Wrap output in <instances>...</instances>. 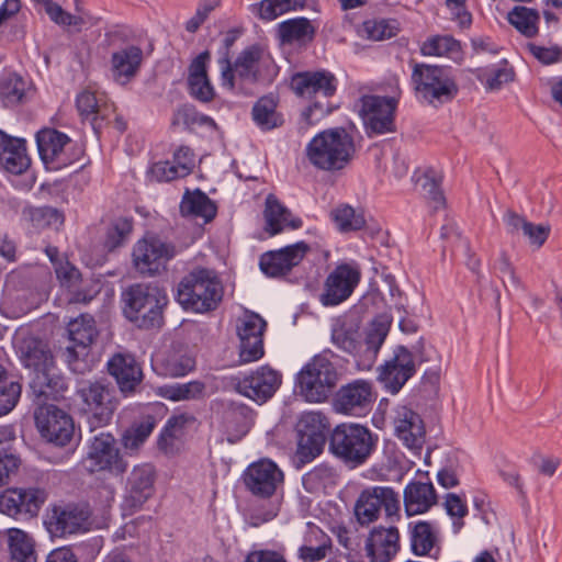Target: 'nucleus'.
Listing matches in <instances>:
<instances>
[{"label": "nucleus", "instance_id": "obj_50", "mask_svg": "<svg viewBox=\"0 0 562 562\" xmlns=\"http://www.w3.org/2000/svg\"><path fill=\"white\" fill-rule=\"evenodd\" d=\"M21 391V384L11 380L5 369L0 367V416L8 414L15 407Z\"/></svg>", "mask_w": 562, "mask_h": 562}, {"label": "nucleus", "instance_id": "obj_16", "mask_svg": "<svg viewBox=\"0 0 562 562\" xmlns=\"http://www.w3.org/2000/svg\"><path fill=\"white\" fill-rule=\"evenodd\" d=\"M212 409L218 427L226 434L229 442H236L244 437L254 423L252 411L243 403L216 400Z\"/></svg>", "mask_w": 562, "mask_h": 562}, {"label": "nucleus", "instance_id": "obj_58", "mask_svg": "<svg viewBox=\"0 0 562 562\" xmlns=\"http://www.w3.org/2000/svg\"><path fill=\"white\" fill-rule=\"evenodd\" d=\"M318 544L307 543L299 549V558L304 562H318L324 560L331 550L330 539L324 533Z\"/></svg>", "mask_w": 562, "mask_h": 562}, {"label": "nucleus", "instance_id": "obj_59", "mask_svg": "<svg viewBox=\"0 0 562 562\" xmlns=\"http://www.w3.org/2000/svg\"><path fill=\"white\" fill-rule=\"evenodd\" d=\"M77 109L81 116L92 120L93 127L95 128V121L102 112L95 94L90 91H82L77 97Z\"/></svg>", "mask_w": 562, "mask_h": 562}, {"label": "nucleus", "instance_id": "obj_51", "mask_svg": "<svg viewBox=\"0 0 562 562\" xmlns=\"http://www.w3.org/2000/svg\"><path fill=\"white\" fill-rule=\"evenodd\" d=\"M164 373L170 376H182L195 368V359L184 350L171 351L161 362Z\"/></svg>", "mask_w": 562, "mask_h": 562}, {"label": "nucleus", "instance_id": "obj_14", "mask_svg": "<svg viewBox=\"0 0 562 562\" xmlns=\"http://www.w3.org/2000/svg\"><path fill=\"white\" fill-rule=\"evenodd\" d=\"M177 254L172 244L165 243L156 236H145L133 247V265L137 272L154 277L166 269V265Z\"/></svg>", "mask_w": 562, "mask_h": 562}, {"label": "nucleus", "instance_id": "obj_55", "mask_svg": "<svg viewBox=\"0 0 562 562\" xmlns=\"http://www.w3.org/2000/svg\"><path fill=\"white\" fill-rule=\"evenodd\" d=\"M327 418L319 412L304 413L297 423V435L326 437Z\"/></svg>", "mask_w": 562, "mask_h": 562}, {"label": "nucleus", "instance_id": "obj_2", "mask_svg": "<svg viewBox=\"0 0 562 562\" xmlns=\"http://www.w3.org/2000/svg\"><path fill=\"white\" fill-rule=\"evenodd\" d=\"M224 286L213 269L198 267L181 278L176 290V301L192 313H209L223 300Z\"/></svg>", "mask_w": 562, "mask_h": 562}, {"label": "nucleus", "instance_id": "obj_13", "mask_svg": "<svg viewBox=\"0 0 562 562\" xmlns=\"http://www.w3.org/2000/svg\"><path fill=\"white\" fill-rule=\"evenodd\" d=\"M34 413L35 424L41 436L50 443L65 447L75 436L72 417L64 409L44 402H38Z\"/></svg>", "mask_w": 562, "mask_h": 562}, {"label": "nucleus", "instance_id": "obj_25", "mask_svg": "<svg viewBox=\"0 0 562 562\" xmlns=\"http://www.w3.org/2000/svg\"><path fill=\"white\" fill-rule=\"evenodd\" d=\"M375 397L372 384L356 380L341 386L334 398V408L338 413L361 416L370 411Z\"/></svg>", "mask_w": 562, "mask_h": 562}, {"label": "nucleus", "instance_id": "obj_6", "mask_svg": "<svg viewBox=\"0 0 562 562\" xmlns=\"http://www.w3.org/2000/svg\"><path fill=\"white\" fill-rule=\"evenodd\" d=\"M356 146L352 136L341 127L318 133L306 147L310 162L325 171L344 169L353 158Z\"/></svg>", "mask_w": 562, "mask_h": 562}, {"label": "nucleus", "instance_id": "obj_10", "mask_svg": "<svg viewBox=\"0 0 562 562\" xmlns=\"http://www.w3.org/2000/svg\"><path fill=\"white\" fill-rule=\"evenodd\" d=\"M412 80L418 97L435 106L451 101L458 93V86L446 67L415 64Z\"/></svg>", "mask_w": 562, "mask_h": 562}, {"label": "nucleus", "instance_id": "obj_28", "mask_svg": "<svg viewBox=\"0 0 562 562\" xmlns=\"http://www.w3.org/2000/svg\"><path fill=\"white\" fill-rule=\"evenodd\" d=\"M310 250L308 244L299 241L279 250L268 251L260 257V269L268 277L284 276L297 266Z\"/></svg>", "mask_w": 562, "mask_h": 562}, {"label": "nucleus", "instance_id": "obj_43", "mask_svg": "<svg viewBox=\"0 0 562 562\" xmlns=\"http://www.w3.org/2000/svg\"><path fill=\"white\" fill-rule=\"evenodd\" d=\"M420 52L424 56L448 57L453 60L461 58L460 43L450 35H436L427 38Z\"/></svg>", "mask_w": 562, "mask_h": 562}, {"label": "nucleus", "instance_id": "obj_41", "mask_svg": "<svg viewBox=\"0 0 562 562\" xmlns=\"http://www.w3.org/2000/svg\"><path fill=\"white\" fill-rule=\"evenodd\" d=\"M11 562H36L34 539L25 531L11 528L7 531Z\"/></svg>", "mask_w": 562, "mask_h": 562}, {"label": "nucleus", "instance_id": "obj_20", "mask_svg": "<svg viewBox=\"0 0 562 562\" xmlns=\"http://www.w3.org/2000/svg\"><path fill=\"white\" fill-rule=\"evenodd\" d=\"M237 335L239 338V357L244 363L257 361L262 358L263 333L266 321L257 313L246 312L237 322Z\"/></svg>", "mask_w": 562, "mask_h": 562}, {"label": "nucleus", "instance_id": "obj_3", "mask_svg": "<svg viewBox=\"0 0 562 562\" xmlns=\"http://www.w3.org/2000/svg\"><path fill=\"white\" fill-rule=\"evenodd\" d=\"M221 69V85L234 91L236 79L246 83L270 81L277 74L276 65L268 52L262 47L252 45L239 53L234 63L227 53L218 58Z\"/></svg>", "mask_w": 562, "mask_h": 562}, {"label": "nucleus", "instance_id": "obj_36", "mask_svg": "<svg viewBox=\"0 0 562 562\" xmlns=\"http://www.w3.org/2000/svg\"><path fill=\"white\" fill-rule=\"evenodd\" d=\"M263 215L266 220V231L269 232L270 235H277L284 228L297 229L302 227L303 224L301 218L294 217L290 210L281 204L273 194H269L266 199Z\"/></svg>", "mask_w": 562, "mask_h": 562}, {"label": "nucleus", "instance_id": "obj_63", "mask_svg": "<svg viewBox=\"0 0 562 562\" xmlns=\"http://www.w3.org/2000/svg\"><path fill=\"white\" fill-rule=\"evenodd\" d=\"M528 50L543 65H551L562 60V47L558 45L546 47L528 44Z\"/></svg>", "mask_w": 562, "mask_h": 562}, {"label": "nucleus", "instance_id": "obj_32", "mask_svg": "<svg viewBox=\"0 0 562 562\" xmlns=\"http://www.w3.org/2000/svg\"><path fill=\"white\" fill-rule=\"evenodd\" d=\"M143 63V50L135 45L112 53L111 74L115 82L126 85L136 77Z\"/></svg>", "mask_w": 562, "mask_h": 562}, {"label": "nucleus", "instance_id": "obj_42", "mask_svg": "<svg viewBox=\"0 0 562 562\" xmlns=\"http://www.w3.org/2000/svg\"><path fill=\"white\" fill-rule=\"evenodd\" d=\"M251 115L262 131H270L283 124V117L277 112V102L272 97L260 98L254 104Z\"/></svg>", "mask_w": 562, "mask_h": 562}, {"label": "nucleus", "instance_id": "obj_35", "mask_svg": "<svg viewBox=\"0 0 562 562\" xmlns=\"http://www.w3.org/2000/svg\"><path fill=\"white\" fill-rule=\"evenodd\" d=\"M316 27L306 18H294L278 24L277 36L282 45L305 46L311 43Z\"/></svg>", "mask_w": 562, "mask_h": 562}, {"label": "nucleus", "instance_id": "obj_12", "mask_svg": "<svg viewBox=\"0 0 562 562\" xmlns=\"http://www.w3.org/2000/svg\"><path fill=\"white\" fill-rule=\"evenodd\" d=\"M91 510L86 504L53 505L44 516V526L54 538L77 535L89 530Z\"/></svg>", "mask_w": 562, "mask_h": 562}, {"label": "nucleus", "instance_id": "obj_49", "mask_svg": "<svg viewBox=\"0 0 562 562\" xmlns=\"http://www.w3.org/2000/svg\"><path fill=\"white\" fill-rule=\"evenodd\" d=\"M508 21L527 37H532L538 33L539 14L536 10L515 7L508 13Z\"/></svg>", "mask_w": 562, "mask_h": 562}, {"label": "nucleus", "instance_id": "obj_31", "mask_svg": "<svg viewBox=\"0 0 562 562\" xmlns=\"http://www.w3.org/2000/svg\"><path fill=\"white\" fill-rule=\"evenodd\" d=\"M108 370L125 395L134 393L143 380V371L132 355H114L108 362Z\"/></svg>", "mask_w": 562, "mask_h": 562}, {"label": "nucleus", "instance_id": "obj_57", "mask_svg": "<svg viewBox=\"0 0 562 562\" xmlns=\"http://www.w3.org/2000/svg\"><path fill=\"white\" fill-rule=\"evenodd\" d=\"M133 229V223L128 218H119L109 228L104 246L112 251L122 246Z\"/></svg>", "mask_w": 562, "mask_h": 562}, {"label": "nucleus", "instance_id": "obj_1", "mask_svg": "<svg viewBox=\"0 0 562 562\" xmlns=\"http://www.w3.org/2000/svg\"><path fill=\"white\" fill-rule=\"evenodd\" d=\"M23 366L30 370V387L35 401L57 400L66 390L63 376L55 374L53 353L46 344L35 338H27L19 348Z\"/></svg>", "mask_w": 562, "mask_h": 562}, {"label": "nucleus", "instance_id": "obj_37", "mask_svg": "<svg viewBox=\"0 0 562 562\" xmlns=\"http://www.w3.org/2000/svg\"><path fill=\"white\" fill-rule=\"evenodd\" d=\"M437 503L434 485L428 482H411L404 491V506L408 516L424 514Z\"/></svg>", "mask_w": 562, "mask_h": 562}, {"label": "nucleus", "instance_id": "obj_26", "mask_svg": "<svg viewBox=\"0 0 562 562\" xmlns=\"http://www.w3.org/2000/svg\"><path fill=\"white\" fill-rule=\"evenodd\" d=\"M281 374L269 368L261 367L250 375L235 383V391L257 403L267 402L279 389Z\"/></svg>", "mask_w": 562, "mask_h": 562}, {"label": "nucleus", "instance_id": "obj_60", "mask_svg": "<svg viewBox=\"0 0 562 562\" xmlns=\"http://www.w3.org/2000/svg\"><path fill=\"white\" fill-rule=\"evenodd\" d=\"M44 9L50 20L59 25L71 26L82 23L81 18L68 13L58 3L52 0L44 1Z\"/></svg>", "mask_w": 562, "mask_h": 562}, {"label": "nucleus", "instance_id": "obj_23", "mask_svg": "<svg viewBox=\"0 0 562 562\" xmlns=\"http://www.w3.org/2000/svg\"><path fill=\"white\" fill-rule=\"evenodd\" d=\"M47 494L41 488H10L0 495V512L10 517L37 516Z\"/></svg>", "mask_w": 562, "mask_h": 562}, {"label": "nucleus", "instance_id": "obj_9", "mask_svg": "<svg viewBox=\"0 0 562 562\" xmlns=\"http://www.w3.org/2000/svg\"><path fill=\"white\" fill-rule=\"evenodd\" d=\"M337 382V370L324 353L313 357L297 375L300 394L311 403L326 401Z\"/></svg>", "mask_w": 562, "mask_h": 562}, {"label": "nucleus", "instance_id": "obj_11", "mask_svg": "<svg viewBox=\"0 0 562 562\" xmlns=\"http://www.w3.org/2000/svg\"><path fill=\"white\" fill-rule=\"evenodd\" d=\"M90 430L106 426L117 407L112 390L99 381H82L77 386Z\"/></svg>", "mask_w": 562, "mask_h": 562}, {"label": "nucleus", "instance_id": "obj_19", "mask_svg": "<svg viewBox=\"0 0 562 562\" xmlns=\"http://www.w3.org/2000/svg\"><path fill=\"white\" fill-rule=\"evenodd\" d=\"M83 462L86 469L91 473L110 470L116 474H122L127 469V463L120 457L115 447L114 437L109 432H100L91 439Z\"/></svg>", "mask_w": 562, "mask_h": 562}, {"label": "nucleus", "instance_id": "obj_34", "mask_svg": "<svg viewBox=\"0 0 562 562\" xmlns=\"http://www.w3.org/2000/svg\"><path fill=\"white\" fill-rule=\"evenodd\" d=\"M25 142L0 130V165L13 175H21L30 167Z\"/></svg>", "mask_w": 562, "mask_h": 562}, {"label": "nucleus", "instance_id": "obj_64", "mask_svg": "<svg viewBox=\"0 0 562 562\" xmlns=\"http://www.w3.org/2000/svg\"><path fill=\"white\" fill-rule=\"evenodd\" d=\"M217 5V0H205L201 2L194 15L187 22L186 30L190 33H195Z\"/></svg>", "mask_w": 562, "mask_h": 562}, {"label": "nucleus", "instance_id": "obj_8", "mask_svg": "<svg viewBox=\"0 0 562 562\" xmlns=\"http://www.w3.org/2000/svg\"><path fill=\"white\" fill-rule=\"evenodd\" d=\"M67 331V344L59 347L58 355L74 373L85 374L92 369L90 347L98 336L95 322L91 315L81 314L68 323Z\"/></svg>", "mask_w": 562, "mask_h": 562}, {"label": "nucleus", "instance_id": "obj_47", "mask_svg": "<svg viewBox=\"0 0 562 562\" xmlns=\"http://www.w3.org/2000/svg\"><path fill=\"white\" fill-rule=\"evenodd\" d=\"M27 89V82L18 74L8 72L0 78V99L5 106L22 102Z\"/></svg>", "mask_w": 562, "mask_h": 562}, {"label": "nucleus", "instance_id": "obj_21", "mask_svg": "<svg viewBox=\"0 0 562 562\" xmlns=\"http://www.w3.org/2000/svg\"><path fill=\"white\" fill-rule=\"evenodd\" d=\"M361 270L356 263L338 265L327 277L321 302L325 306L338 305L346 301L360 282Z\"/></svg>", "mask_w": 562, "mask_h": 562}, {"label": "nucleus", "instance_id": "obj_46", "mask_svg": "<svg viewBox=\"0 0 562 562\" xmlns=\"http://www.w3.org/2000/svg\"><path fill=\"white\" fill-rule=\"evenodd\" d=\"M330 218L341 233L356 232L366 226L364 214L348 204H340L330 212Z\"/></svg>", "mask_w": 562, "mask_h": 562}, {"label": "nucleus", "instance_id": "obj_22", "mask_svg": "<svg viewBox=\"0 0 562 562\" xmlns=\"http://www.w3.org/2000/svg\"><path fill=\"white\" fill-rule=\"evenodd\" d=\"M415 372L416 364L413 352L404 346H397L393 358L379 368V380L389 392L395 394Z\"/></svg>", "mask_w": 562, "mask_h": 562}, {"label": "nucleus", "instance_id": "obj_45", "mask_svg": "<svg viewBox=\"0 0 562 562\" xmlns=\"http://www.w3.org/2000/svg\"><path fill=\"white\" fill-rule=\"evenodd\" d=\"M331 341L340 350L361 356L360 334L356 326L348 323L336 324L331 330Z\"/></svg>", "mask_w": 562, "mask_h": 562}, {"label": "nucleus", "instance_id": "obj_62", "mask_svg": "<svg viewBox=\"0 0 562 562\" xmlns=\"http://www.w3.org/2000/svg\"><path fill=\"white\" fill-rule=\"evenodd\" d=\"M493 269L501 273L499 278L502 279V282L505 288L507 285L506 281L504 280V277L507 276L514 289H524V284L520 278L516 274L515 268L510 262L508 255L505 251L501 252L499 258L495 260V262L493 263Z\"/></svg>", "mask_w": 562, "mask_h": 562}, {"label": "nucleus", "instance_id": "obj_61", "mask_svg": "<svg viewBox=\"0 0 562 562\" xmlns=\"http://www.w3.org/2000/svg\"><path fill=\"white\" fill-rule=\"evenodd\" d=\"M363 32L373 41H383L394 36L396 29L386 20H375L364 22Z\"/></svg>", "mask_w": 562, "mask_h": 562}, {"label": "nucleus", "instance_id": "obj_5", "mask_svg": "<svg viewBox=\"0 0 562 562\" xmlns=\"http://www.w3.org/2000/svg\"><path fill=\"white\" fill-rule=\"evenodd\" d=\"M379 436L357 423H344L334 428L329 451L348 468L364 464L376 450Z\"/></svg>", "mask_w": 562, "mask_h": 562}, {"label": "nucleus", "instance_id": "obj_17", "mask_svg": "<svg viewBox=\"0 0 562 562\" xmlns=\"http://www.w3.org/2000/svg\"><path fill=\"white\" fill-rule=\"evenodd\" d=\"M284 474L269 459H261L249 464L243 473L246 490L256 497L270 498L282 486Z\"/></svg>", "mask_w": 562, "mask_h": 562}, {"label": "nucleus", "instance_id": "obj_52", "mask_svg": "<svg viewBox=\"0 0 562 562\" xmlns=\"http://www.w3.org/2000/svg\"><path fill=\"white\" fill-rule=\"evenodd\" d=\"M205 384L201 381L177 383L162 389L164 397L170 401H190L204 396Z\"/></svg>", "mask_w": 562, "mask_h": 562}, {"label": "nucleus", "instance_id": "obj_44", "mask_svg": "<svg viewBox=\"0 0 562 562\" xmlns=\"http://www.w3.org/2000/svg\"><path fill=\"white\" fill-rule=\"evenodd\" d=\"M438 542V531L427 521L416 522L411 530V546L416 555H428Z\"/></svg>", "mask_w": 562, "mask_h": 562}, {"label": "nucleus", "instance_id": "obj_27", "mask_svg": "<svg viewBox=\"0 0 562 562\" xmlns=\"http://www.w3.org/2000/svg\"><path fill=\"white\" fill-rule=\"evenodd\" d=\"M38 154L49 169L58 170L69 164L72 159L67 154V146L70 138L54 128H44L36 134Z\"/></svg>", "mask_w": 562, "mask_h": 562}, {"label": "nucleus", "instance_id": "obj_40", "mask_svg": "<svg viewBox=\"0 0 562 562\" xmlns=\"http://www.w3.org/2000/svg\"><path fill=\"white\" fill-rule=\"evenodd\" d=\"M180 212L183 216L202 218L207 223L216 215V206L202 191L187 192L180 203Z\"/></svg>", "mask_w": 562, "mask_h": 562}, {"label": "nucleus", "instance_id": "obj_24", "mask_svg": "<svg viewBox=\"0 0 562 562\" xmlns=\"http://www.w3.org/2000/svg\"><path fill=\"white\" fill-rule=\"evenodd\" d=\"M155 470L154 467L144 463L133 468L125 486L123 509L133 514L148 501L154 494Z\"/></svg>", "mask_w": 562, "mask_h": 562}, {"label": "nucleus", "instance_id": "obj_56", "mask_svg": "<svg viewBox=\"0 0 562 562\" xmlns=\"http://www.w3.org/2000/svg\"><path fill=\"white\" fill-rule=\"evenodd\" d=\"M155 424L154 417L147 416L126 430L123 436L125 448L137 449L153 432Z\"/></svg>", "mask_w": 562, "mask_h": 562}, {"label": "nucleus", "instance_id": "obj_7", "mask_svg": "<svg viewBox=\"0 0 562 562\" xmlns=\"http://www.w3.org/2000/svg\"><path fill=\"white\" fill-rule=\"evenodd\" d=\"M291 85L297 95L306 99H316L302 112V117L306 124H315L331 112V105L327 99L337 89V80L331 72L318 70L296 74L292 78Z\"/></svg>", "mask_w": 562, "mask_h": 562}, {"label": "nucleus", "instance_id": "obj_39", "mask_svg": "<svg viewBox=\"0 0 562 562\" xmlns=\"http://www.w3.org/2000/svg\"><path fill=\"white\" fill-rule=\"evenodd\" d=\"M391 322L385 316H379L370 324L363 342H361V356L369 364L373 363L376 359L379 350L383 345L389 330Z\"/></svg>", "mask_w": 562, "mask_h": 562}, {"label": "nucleus", "instance_id": "obj_53", "mask_svg": "<svg viewBox=\"0 0 562 562\" xmlns=\"http://www.w3.org/2000/svg\"><path fill=\"white\" fill-rule=\"evenodd\" d=\"M326 437L299 435L297 449L295 452V462L302 467L314 460L323 451Z\"/></svg>", "mask_w": 562, "mask_h": 562}, {"label": "nucleus", "instance_id": "obj_29", "mask_svg": "<svg viewBox=\"0 0 562 562\" xmlns=\"http://www.w3.org/2000/svg\"><path fill=\"white\" fill-rule=\"evenodd\" d=\"M395 436L411 450L419 451L426 437L424 422L419 414L407 406H397L393 413Z\"/></svg>", "mask_w": 562, "mask_h": 562}, {"label": "nucleus", "instance_id": "obj_30", "mask_svg": "<svg viewBox=\"0 0 562 562\" xmlns=\"http://www.w3.org/2000/svg\"><path fill=\"white\" fill-rule=\"evenodd\" d=\"M400 549V533L395 527L374 528L366 540L367 557L371 562H390Z\"/></svg>", "mask_w": 562, "mask_h": 562}, {"label": "nucleus", "instance_id": "obj_54", "mask_svg": "<svg viewBox=\"0 0 562 562\" xmlns=\"http://www.w3.org/2000/svg\"><path fill=\"white\" fill-rule=\"evenodd\" d=\"M305 0H262L258 5L259 16L272 21L289 11L302 8Z\"/></svg>", "mask_w": 562, "mask_h": 562}, {"label": "nucleus", "instance_id": "obj_33", "mask_svg": "<svg viewBox=\"0 0 562 562\" xmlns=\"http://www.w3.org/2000/svg\"><path fill=\"white\" fill-rule=\"evenodd\" d=\"M210 57V52L204 50L189 66L188 86L190 94L203 103L211 102L215 97V90L209 79L206 68Z\"/></svg>", "mask_w": 562, "mask_h": 562}, {"label": "nucleus", "instance_id": "obj_15", "mask_svg": "<svg viewBox=\"0 0 562 562\" xmlns=\"http://www.w3.org/2000/svg\"><path fill=\"white\" fill-rule=\"evenodd\" d=\"M384 508L387 517H397L400 510V497L391 487L374 486L364 490L355 505V515L361 525H369L376 520L381 508Z\"/></svg>", "mask_w": 562, "mask_h": 562}, {"label": "nucleus", "instance_id": "obj_38", "mask_svg": "<svg viewBox=\"0 0 562 562\" xmlns=\"http://www.w3.org/2000/svg\"><path fill=\"white\" fill-rule=\"evenodd\" d=\"M415 188L419 194L427 201L434 211H438L446 205V198L441 190V175L428 168L414 177Z\"/></svg>", "mask_w": 562, "mask_h": 562}, {"label": "nucleus", "instance_id": "obj_18", "mask_svg": "<svg viewBox=\"0 0 562 562\" xmlns=\"http://www.w3.org/2000/svg\"><path fill=\"white\" fill-rule=\"evenodd\" d=\"M360 102V115L369 136L393 132L396 109L394 98L364 95Z\"/></svg>", "mask_w": 562, "mask_h": 562}, {"label": "nucleus", "instance_id": "obj_48", "mask_svg": "<svg viewBox=\"0 0 562 562\" xmlns=\"http://www.w3.org/2000/svg\"><path fill=\"white\" fill-rule=\"evenodd\" d=\"M337 479L336 470L328 464L322 463L305 473L302 481L307 492L315 493L327 486L335 485Z\"/></svg>", "mask_w": 562, "mask_h": 562}, {"label": "nucleus", "instance_id": "obj_4", "mask_svg": "<svg viewBox=\"0 0 562 562\" xmlns=\"http://www.w3.org/2000/svg\"><path fill=\"white\" fill-rule=\"evenodd\" d=\"M122 302L125 317L137 327L149 329L162 325L168 296L157 284H132L123 291Z\"/></svg>", "mask_w": 562, "mask_h": 562}]
</instances>
